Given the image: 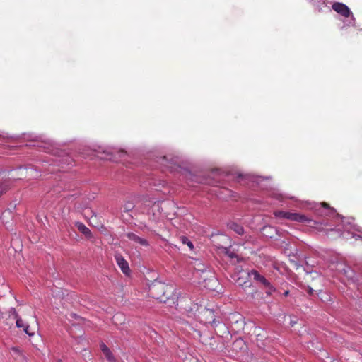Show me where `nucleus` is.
Instances as JSON below:
<instances>
[{
    "label": "nucleus",
    "mask_w": 362,
    "mask_h": 362,
    "mask_svg": "<svg viewBox=\"0 0 362 362\" xmlns=\"http://www.w3.org/2000/svg\"><path fill=\"white\" fill-rule=\"evenodd\" d=\"M149 296L160 302H165L171 293V288L168 285L161 283H153L148 289Z\"/></svg>",
    "instance_id": "nucleus-1"
},
{
    "label": "nucleus",
    "mask_w": 362,
    "mask_h": 362,
    "mask_svg": "<svg viewBox=\"0 0 362 362\" xmlns=\"http://www.w3.org/2000/svg\"><path fill=\"white\" fill-rule=\"evenodd\" d=\"M248 274L253 276L254 280L264 286V288L266 289V293L267 295H272L275 291V288L270 284L268 280L265 279L263 275H261L258 271L254 269L251 270Z\"/></svg>",
    "instance_id": "nucleus-2"
},
{
    "label": "nucleus",
    "mask_w": 362,
    "mask_h": 362,
    "mask_svg": "<svg viewBox=\"0 0 362 362\" xmlns=\"http://www.w3.org/2000/svg\"><path fill=\"white\" fill-rule=\"evenodd\" d=\"M287 220L293 221H297L300 223H313L315 225L317 223L316 221H313L307 216H305L303 214H298V213H293L289 211H286L285 218Z\"/></svg>",
    "instance_id": "nucleus-3"
},
{
    "label": "nucleus",
    "mask_w": 362,
    "mask_h": 362,
    "mask_svg": "<svg viewBox=\"0 0 362 362\" xmlns=\"http://www.w3.org/2000/svg\"><path fill=\"white\" fill-rule=\"evenodd\" d=\"M115 258L116 260V264H117L118 267L121 269V271L126 275L129 274L131 270L129 267L128 262L123 257L122 255L119 253H116L115 255Z\"/></svg>",
    "instance_id": "nucleus-4"
},
{
    "label": "nucleus",
    "mask_w": 362,
    "mask_h": 362,
    "mask_svg": "<svg viewBox=\"0 0 362 362\" xmlns=\"http://www.w3.org/2000/svg\"><path fill=\"white\" fill-rule=\"evenodd\" d=\"M332 10L344 17H349L351 14L348 6L341 2L333 3Z\"/></svg>",
    "instance_id": "nucleus-5"
},
{
    "label": "nucleus",
    "mask_w": 362,
    "mask_h": 362,
    "mask_svg": "<svg viewBox=\"0 0 362 362\" xmlns=\"http://www.w3.org/2000/svg\"><path fill=\"white\" fill-rule=\"evenodd\" d=\"M127 236L130 240L138 243L142 245L146 246L148 245V243L146 239L137 236L135 233H132L130 232V233H128Z\"/></svg>",
    "instance_id": "nucleus-6"
},
{
    "label": "nucleus",
    "mask_w": 362,
    "mask_h": 362,
    "mask_svg": "<svg viewBox=\"0 0 362 362\" xmlns=\"http://www.w3.org/2000/svg\"><path fill=\"white\" fill-rule=\"evenodd\" d=\"M76 227L78 230L81 232L82 234L86 235L87 238H91V232L90 230V228H88L86 226H85L83 223H77Z\"/></svg>",
    "instance_id": "nucleus-7"
},
{
    "label": "nucleus",
    "mask_w": 362,
    "mask_h": 362,
    "mask_svg": "<svg viewBox=\"0 0 362 362\" xmlns=\"http://www.w3.org/2000/svg\"><path fill=\"white\" fill-rule=\"evenodd\" d=\"M101 349L103 351V354H104L105 356L106 357V358L109 361L112 362V361H115L114 356L112 354L111 351L110 350V349L106 345H105L104 344H101Z\"/></svg>",
    "instance_id": "nucleus-8"
},
{
    "label": "nucleus",
    "mask_w": 362,
    "mask_h": 362,
    "mask_svg": "<svg viewBox=\"0 0 362 362\" xmlns=\"http://www.w3.org/2000/svg\"><path fill=\"white\" fill-rule=\"evenodd\" d=\"M11 350L15 355L14 358L16 361L18 362H23L25 361V356L18 347H12Z\"/></svg>",
    "instance_id": "nucleus-9"
},
{
    "label": "nucleus",
    "mask_w": 362,
    "mask_h": 362,
    "mask_svg": "<svg viewBox=\"0 0 362 362\" xmlns=\"http://www.w3.org/2000/svg\"><path fill=\"white\" fill-rule=\"evenodd\" d=\"M229 228L232 229L236 234H238L239 235H242V234H244V228L242 226L238 225L235 223H230L229 225Z\"/></svg>",
    "instance_id": "nucleus-10"
},
{
    "label": "nucleus",
    "mask_w": 362,
    "mask_h": 362,
    "mask_svg": "<svg viewBox=\"0 0 362 362\" xmlns=\"http://www.w3.org/2000/svg\"><path fill=\"white\" fill-rule=\"evenodd\" d=\"M11 315H13L14 318L16 319V326L18 328L24 329L25 325H24L23 320L20 317H18V313L16 312V310H13L11 311Z\"/></svg>",
    "instance_id": "nucleus-11"
},
{
    "label": "nucleus",
    "mask_w": 362,
    "mask_h": 362,
    "mask_svg": "<svg viewBox=\"0 0 362 362\" xmlns=\"http://www.w3.org/2000/svg\"><path fill=\"white\" fill-rule=\"evenodd\" d=\"M12 216V212L10 209H6L1 213V221L3 223H8L9 219Z\"/></svg>",
    "instance_id": "nucleus-12"
},
{
    "label": "nucleus",
    "mask_w": 362,
    "mask_h": 362,
    "mask_svg": "<svg viewBox=\"0 0 362 362\" xmlns=\"http://www.w3.org/2000/svg\"><path fill=\"white\" fill-rule=\"evenodd\" d=\"M306 291L310 296H313L315 291L320 292L322 289L316 283H313L312 285L307 286Z\"/></svg>",
    "instance_id": "nucleus-13"
},
{
    "label": "nucleus",
    "mask_w": 362,
    "mask_h": 362,
    "mask_svg": "<svg viewBox=\"0 0 362 362\" xmlns=\"http://www.w3.org/2000/svg\"><path fill=\"white\" fill-rule=\"evenodd\" d=\"M245 346L244 341L241 339L236 340L233 344V349L239 348L240 349H243Z\"/></svg>",
    "instance_id": "nucleus-14"
},
{
    "label": "nucleus",
    "mask_w": 362,
    "mask_h": 362,
    "mask_svg": "<svg viewBox=\"0 0 362 362\" xmlns=\"http://www.w3.org/2000/svg\"><path fill=\"white\" fill-rule=\"evenodd\" d=\"M8 187L6 183H0V198L8 191Z\"/></svg>",
    "instance_id": "nucleus-15"
},
{
    "label": "nucleus",
    "mask_w": 362,
    "mask_h": 362,
    "mask_svg": "<svg viewBox=\"0 0 362 362\" xmlns=\"http://www.w3.org/2000/svg\"><path fill=\"white\" fill-rule=\"evenodd\" d=\"M181 241L184 244H187V245L189 247L190 250H192L193 248V244L191 241L189 240V239L186 237H182Z\"/></svg>",
    "instance_id": "nucleus-16"
},
{
    "label": "nucleus",
    "mask_w": 362,
    "mask_h": 362,
    "mask_svg": "<svg viewBox=\"0 0 362 362\" xmlns=\"http://www.w3.org/2000/svg\"><path fill=\"white\" fill-rule=\"evenodd\" d=\"M225 253L230 258V259H233V258H238V256L237 255L230 251L229 249H226V247L225 248ZM238 260V259H237Z\"/></svg>",
    "instance_id": "nucleus-17"
},
{
    "label": "nucleus",
    "mask_w": 362,
    "mask_h": 362,
    "mask_svg": "<svg viewBox=\"0 0 362 362\" xmlns=\"http://www.w3.org/2000/svg\"><path fill=\"white\" fill-rule=\"evenodd\" d=\"M23 331L30 336H33L35 334V331L29 325H25Z\"/></svg>",
    "instance_id": "nucleus-18"
},
{
    "label": "nucleus",
    "mask_w": 362,
    "mask_h": 362,
    "mask_svg": "<svg viewBox=\"0 0 362 362\" xmlns=\"http://www.w3.org/2000/svg\"><path fill=\"white\" fill-rule=\"evenodd\" d=\"M286 211H274V216L279 217V218H285Z\"/></svg>",
    "instance_id": "nucleus-19"
},
{
    "label": "nucleus",
    "mask_w": 362,
    "mask_h": 362,
    "mask_svg": "<svg viewBox=\"0 0 362 362\" xmlns=\"http://www.w3.org/2000/svg\"><path fill=\"white\" fill-rule=\"evenodd\" d=\"M195 269L198 271L204 272V267L202 264L201 262L197 263Z\"/></svg>",
    "instance_id": "nucleus-20"
},
{
    "label": "nucleus",
    "mask_w": 362,
    "mask_h": 362,
    "mask_svg": "<svg viewBox=\"0 0 362 362\" xmlns=\"http://www.w3.org/2000/svg\"><path fill=\"white\" fill-rule=\"evenodd\" d=\"M315 276L312 275L313 280L320 283L322 279V277L321 276H320L319 274H317V273H315Z\"/></svg>",
    "instance_id": "nucleus-21"
},
{
    "label": "nucleus",
    "mask_w": 362,
    "mask_h": 362,
    "mask_svg": "<svg viewBox=\"0 0 362 362\" xmlns=\"http://www.w3.org/2000/svg\"><path fill=\"white\" fill-rule=\"evenodd\" d=\"M133 206L131 202H128L125 206H124V209L126 211H131L132 209Z\"/></svg>",
    "instance_id": "nucleus-22"
},
{
    "label": "nucleus",
    "mask_w": 362,
    "mask_h": 362,
    "mask_svg": "<svg viewBox=\"0 0 362 362\" xmlns=\"http://www.w3.org/2000/svg\"><path fill=\"white\" fill-rule=\"evenodd\" d=\"M120 318H122L123 319V317L121 315H119V314H116L114 317H113V320H121Z\"/></svg>",
    "instance_id": "nucleus-23"
},
{
    "label": "nucleus",
    "mask_w": 362,
    "mask_h": 362,
    "mask_svg": "<svg viewBox=\"0 0 362 362\" xmlns=\"http://www.w3.org/2000/svg\"><path fill=\"white\" fill-rule=\"evenodd\" d=\"M159 202H157V201H153V207H156V208H159Z\"/></svg>",
    "instance_id": "nucleus-24"
},
{
    "label": "nucleus",
    "mask_w": 362,
    "mask_h": 362,
    "mask_svg": "<svg viewBox=\"0 0 362 362\" xmlns=\"http://www.w3.org/2000/svg\"><path fill=\"white\" fill-rule=\"evenodd\" d=\"M331 231H336V233H337V235L338 236H340L341 234V229H337V230H334V229H331Z\"/></svg>",
    "instance_id": "nucleus-25"
},
{
    "label": "nucleus",
    "mask_w": 362,
    "mask_h": 362,
    "mask_svg": "<svg viewBox=\"0 0 362 362\" xmlns=\"http://www.w3.org/2000/svg\"><path fill=\"white\" fill-rule=\"evenodd\" d=\"M205 313H206V314L209 313V315H212V316H211V318L213 319V320H214V314H213V312H212L211 310H206L205 311Z\"/></svg>",
    "instance_id": "nucleus-26"
},
{
    "label": "nucleus",
    "mask_w": 362,
    "mask_h": 362,
    "mask_svg": "<svg viewBox=\"0 0 362 362\" xmlns=\"http://www.w3.org/2000/svg\"><path fill=\"white\" fill-rule=\"evenodd\" d=\"M322 206L324 208H327V209L329 208V204H327V202H322Z\"/></svg>",
    "instance_id": "nucleus-27"
},
{
    "label": "nucleus",
    "mask_w": 362,
    "mask_h": 362,
    "mask_svg": "<svg viewBox=\"0 0 362 362\" xmlns=\"http://www.w3.org/2000/svg\"><path fill=\"white\" fill-rule=\"evenodd\" d=\"M245 284L246 287H251L252 286L251 284H247V282H245Z\"/></svg>",
    "instance_id": "nucleus-28"
},
{
    "label": "nucleus",
    "mask_w": 362,
    "mask_h": 362,
    "mask_svg": "<svg viewBox=\"0 0 362 362\" xmlns=\"http://www.w3.org/2000/svg\"><path fill=\"white\" fill-rule=\"evenodd\" d=\"M284 295H285V296H288L289 295V291H286L285 293H284Z\"/></svg>",
    "instance_id": "nucleus-29"
},
{
    "label": "nucleus",
    "mask_w": 362,
    "mask_h": 362,
    "mask_svg": "<svg viewBox=\"0 0 362 362\" xmlns=\"http://www.w3.org/2000/svg\"><path fill=\"white\" fill-rule=\"evenodd\" d=\"M57 362H62L61 360L58 361Z\"/></svg>",
    "instance_id": "nucleus-30"
}]
</instances>
